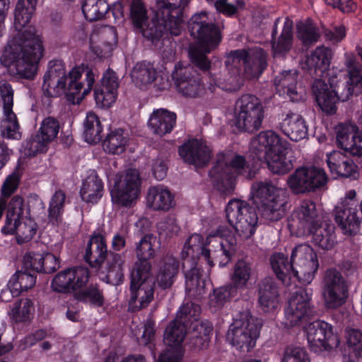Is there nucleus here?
Here are the masks:
<instances>
[{
    "mask_svg": "<svg viewBox=\"0 0 362 362\" xmlns=\"http://www.w3.org/2000/svg\"><path fill=\"white\" fill-rule=\"evenodd\" d=\"M60 129L59 121L53 117L45 118L36 134L27 141L30 153L45 152L47 145L57 136Z\"/></svg>",
    "mask_w": 362,
    "mask_h": 362,
    "instance_id": "5701e85b",
    "label": "nucleus"
},
{
    "mask_svg": "<svg viewBox=\"0 0 362 362\" xmlns=\"http://www.w3.org/2000/svg\"><path fill=\"white\" fill-rule=\"evenodd\" d=\"M103 183L95 173H91L82 182L80 195L86 203L95 204L103 196Z\"/></svg>",
    "mask_w": 362,
    "mask_h": 362,
    "instance_id": "4c0bfd02",
    "label": "nucleus"
},
{
    "mask_svg": "<svg viewBox=\"0 0 362 362\" xmlns=\"http://www.w3.org/2000/svg\"><path fill=\"white\" fill-rule=\"evenodd\" d=\"M287 202V195L278 194L276 199L262 203L260 211L262 218L269 221H279L286 214Z\"/></svg>",
    "mask_w": 362,
    "mask_h": 362,
    "instance_id": "58836bf2",
    "label": "nucleus"
},
{
    "mask_svg": "<svg viewBox=\"0 0 362 362\" xmlns=\"http://www.w3.org/2000/svg\"><path fill=\"white\" fill-rule=\"evenodd\" d=\"M288 151L282 150L273 153L264 158L262 160L267 163V167L272 173L277 175L286 174L293 168L291 159L286 157Z\"/></svg>",
    "mask_w": 362,
    "mask_h": 362,
    "instance_id": "49530a36",
    "label": "nucleus"
},
{
    "mask_svg": "<svg viewBox=\"0 0 362 362\" xmlns=\"http://www.w3.org/2000/svg\"><path fill=\"white\" fill-rule=\"evenodd\" d=\"M37 0H18L14 13L16 35L10 40L0 57L1 64L8 73L23 78H32L42 57L43 46L40 37L33 27L21 30L30 22Z\"/></svg>",
    "mask_w": 362,
    "mask_h": 362,
    "instance_id": "f03ea898",
    "label": "nucleus"
},
{
    "mask_svg": "<svg viewBox=\"0 0 362 362\" xmlns=\"http://www.w3.org/2000/svg\"><path fill=\"white\" fill-rule=\"evenodd\" d=\"M179 271V259L171 254L163 255L157 264L154 284L163 290L170 288L176 281Z\"/></svg>",
    "mask_w": 362,
    "mask_h": 362,
    "instance_id": "b1692460",
    "label": "nucleus"
},
{
    "mask_svg": "<svg viewBox=\"0 0 362 362\" xmlns=\"http://www.w3.org/2000/svg\"><path fill=\"white\" fill-rule=\"evenodd\" d=\"M293 282L297 280L303 285L313 281L319 268L317 255L313 248L307 244H300L292 250Z\"/></svg>",
    "mask_w": 362,
    "mask_h": 362,
    "instance_id": "9b49d317",
    "label": "nucleus"
},
{
    "mask_svg": "<svg viewBox=\"0 0 362 362\" xmlns=\"http://www.w3.org/2000/svg\"><path fill=\"white\" fill-rule=\"evenodd\" d=\"M124 257L120 254L110 252L107 260V274L105 279L107 283L118 286L124 279Z\"/></svg>",
    "mask_w": 362,
    "mask_h": 362,
    "instance_id": "ea45409f",
    "label": "nucleus"
},
{
    "mask_svg": "<svg viewBox=\"0 0 362 362\" xmlns=\"http://www.w3.org/2000/svg\"><path fill=\"white\" fill-rule=\"evenodd\" d=\"M176 115L165 109L154 110L148 124L153 134L163 136L172 132L176 124Z\"/></svg>",
    "mask_w": 362,
    "mask_h": 362,
    "instance_id": "f704fd0d",
    "label": "nucleus"
},
{
    "mask_svg": "<svg viewBox=\"0 0 362 362\" xmlns=\"http://www.w3.org/2000/svg\"><path fill=\"white\" fill-rule=\"evenodd\" d=\"M282 362H311L307 351L300 347L286 349Z\"/></svg>",
    "mask_w": 362,
    "mask_h": 362,
    "instance_id": "774afa93",
    "label": "nucleus"
},
{
    "mask_svg": "<svg viewBox=\"0 0 362 362\" xmlns=\"http://www.w3.org/2000/svg\"><path fill=\"white\" fill-rule=\"evenodd\" d=\"M316 102L321 110L329 115H334L337 111V103L339 100L346 101L353 95V88L349 87L339 93V86L337 90L328 87L325 80L315 79L312 86Z\"/></svg>",
    "mask_w": 362,
    "mask_h": 362,
    "instance_id": "a211bd4d",
    "label": "nucleus"
},
{
    "mask_svg": "<svg viewBox=\"0 0 362 362\" xmlns=\"http://www.w3.org/2000/svg\"><path fill=\"white\" fill-rule=\"evenodd\" d=\"M95 83L93 71L87 66H76L66 74L62 60L50 61L44 75L42 90L47 97L65 95L71 103L79 104Z\"/></svg>",
    "mask_w": 362,
    "mask_h": 362,
    "instance_id": "7ed1b4c3",
    "label": "nucleus"
},
{
    "mask_svg": "<svg viewBox=\"0 0 362 362\" xmlns=\"http://www.w3.org/2000/svg\"><path fill=\"white\" fill-rule=\"evenodd\" d=\"M109 254L105 238L94 232L86 248L85 261L93 268L100 267Z\"/></svg>",
    "mask_w": 362,
    "mask_h": 362,
    "instance_id": "c85d7f7f",
    "label": "nucleus"
},
{
    "mask_svg": "<svg viewBox=\"0 0 362 362\" xmlns=\"http://www.w3.org/2000/svg\"><path fill=\"white\" fill-rule=\"evenodd\" d=\"M357 206L358 203H340L335 208V221L345 234L354 235L359 229L361 221Z\"/></svg>",
    "mask_w": 362,
    "mask_h": 362,
    "instance_id": "cd10ccee",
    "label": "nucleus"
},
{
    "mask_svg": "<svg viewBox=\"0 0 362 362\" xmlns=\"http://www.w3.org/2000/svg\"><path fill=\"white\" fill-rule=\"evenodd\" d=\"M37 226L35 221L30 218L12 223H5L1 228L2 233L5 235L13 234L16 235L19 244L30 241L35 235Z\"/></svg>",
    "mask_w": 362,
    "mask_h": 362,
    "instance_id": "c9c22d12",
    "label": "nucleus"
},
{
    "mask_svg": "<svg viewBox=\"0 0 362 362\" xmlns=\"http://www.w3.org/2000/svg\"><path fill=\"white\" fill-rule=\"evenodd\" d=\"M279 296V288L273 278L265 277L258 284V302L263 311L274 310Z\"/></svg>",
    "mask_w": 362,
    "mask_h": 362,
    "instance_id": "473e14b6",
    "label": "nucleus"
},
{
    "mask_svg": "<svg viewBox=\"0 0 362 362\" xmlns=\"http://www.w3.org/2000/svg\"><path fill=\"white\" fill-rule=\"evenodd\" d=\"M326 161L330 173L336 177H351L357 173V166L353 160L341 151L327 154Z\"/></svg>",
    "mask_w": 362,
    "mask_h": 362,
    "instance_id": "c756f323",
    "label": "nucleus"
},
{
    "mask_svg": "<svg viewBox=\"0 0 362 362\" xmlns=\"http://www.w3.org/2000/svg\"><path fill=\"white\" fill-rule=\"evenodd\" d=\"M253 274L250 263L243 259H239L235 264L231 274V285L237 290L245 289Z\"/></svg>",
    "mask_w": 362,
    "mask_h": 362,
    "instance_id": "8fccbe9b",
    "label": "nucleus"
},
{
    "mask_svg": "<svg viewBox=\"0 0 362 362\" xmlns=\"http://www.w3.org/2000/svg\"><path fill=\"white\" fill-rule=\"evenodd\" d=\"M36 283V274L26 269L17 271L10 279L8 286L12 293L18 294L32 288Z\"/></svg>",
    "mask_w": 362,
    "mask_h": 362,
    "instance_id": "37998d69",
    "label": "nucleus"
},
{
    "mask_svg": "<svg viewBox=\"0 0 362 362\" xmlns=\"http://www.w3.org/2000/svg\"><path fill=\"white\" fill-rule=\"evenodd\" d=\"M129 10L130 20L134 28L138 30L148 21L147 9L142 0H132Z\"/></svg>",
    "mask_w": 362,
    "mask_h": 362,
    "instance_id": "052dcab7",
    "label": "nucleus"
},
{
    "mask_svg": "<svg viewBox=\"0 0 362 362\" xmlns=\"http://www.w3.org/2000/svg\"><path fill=\"white\" fill-rule=\"evenodd\" d=\"M190 35L197 41L198 47H190L189 56L192 65L175 64L172 78L179 93L185 98L198 97L204 87L194 66L204 74H210L211 62L206 55L221 42L218 27L209 20L207 13L194 14L188 22Z\"/></svg>",
    "mask_w": 362,
    "mask_h": 362,
    "instance_id": "f257e3e1",
    "label": "nucleus"
},
{
    "mask_svg": "<svg viewBox=\"0 0 362 362\" xmlns=\"http://www.w3.org/2000/svg\"><path fill=\"white\" fill-rule=\"evenodd\" d=\"M259 327L248 310L240 312L230 325L227 339L240 351H250L259 337Z\"/></svg>",
    "mask_w": 362,
    "mask_h": 362,
    "instance_id": "1a4fd4ad",
    "label": "nucleus"
},
{
    "mask_svg": "<svg viewBox=\"0 0 362 362\" xmlns=\"http://www.w3.org/2000/svg\"><path fill=\"white\" fill-rule=\"evenodd\" d=\"M280 18L275 20L272 32V54L274 59H285L293 45V21L285 19L280 34L278 33V24Z\"/></svg>",
    "mask_w": 362,
    "mask_h": 362,
    "instance_id": "4be33fe9",
    "label": "nucleus"
},
{
    "mask_svg": "<svg viewBox=\"0 0 362 362\" xmlns=\"http://www.w3.org/2000/svg\"><path fill=\"white\" fill-rule=\"evenodd\" d=\"M83 128V136L86 142L97 144L101 141L103 126L99 117L94 112L87 113Z\"/></svg>",
    "mask_w": 362,
    "mask_h": 362,
    "instance_id": "864d4df0",
    "label": "nucleus"
},
{
    "mask_svg": "<svg viewBox=\"0 0 362 362\" xmlns=\"http://www.w3.org/2000/svg\"><path fill=\"white\" fill-rule=\"evenodd\" d=\"M298 71L296 70L283 71L274 78L276 91L280 95H286L293 102H298L303 95L297 90Z\"/></svg>",
    "mask_w": 362,
    "mask_h": 362,
    "instance_id": "72a5a7b5",
    "label": "nucleus"
},
{
    "mask_svg": "<svg viewBox=\"0 0 362 362\" xmlns=\"http://www.w3.org/2000/svg\"><path fill=\"white\" fill-rule=\"evenodd\" d=\"M324 303L328 309L344 305L348 296V286L341 274L336 269H327L322 282Z\"/></svg>",
    "mask_w": 362,
    "mask_h": 362,
    "instance_id": "4468645a",
    "label": "nucleus"
},
{
    "mask_svg": "<svg viewBox=\"0 0 362 362\" xmlns=\"http://www.w3.org/2000/svg\"><path fill=\"white\" fill-rule=\"evenodd\" d=\"M254 196L259 199L261 204L276 199L279 195H287L286 191L275 186L270 180L259 181L252 185Z\"/></svg>",
    "mask_w": 362,
    "mask_h": 362,
    "instance_id": "5fc2aeb1",
    "label": "nucleus"
},
{
    "mask_svg": "<svg viewBox=\"0 0 362 362\" xmlns=\"http://www.w3.org/2000/svg\"><path fill=\"white\" fill-rule=\"evenodd\" d=\"M327 182L325 170L316 167L298 168L287 180L289 188L296 194L315 192L325 186Z\"/></svg>",
    "mask_w": 362,
    "mask_h": 362,
    "instance_id": "ddd939ff",
    "label": "nucleus"
},
{
    "mask_svg": "<svg viewBox=\"0 0 362 362\" xmlns=\"http://www.w3.org/2000/svg\"><path fill=\"white\" fill-rule=\"evenodd\" d=\"M141 177L136 169H128L117 175L112 189V200L121 206H131L140 192Z\"/></svg>",
    "mask_w": 362,
    "mask_h": 362,
    "instance_id": "f8f14e48",
    "label": "nucleus"
},
{
    "mask_svg": "<svg viewBox=\"0 0 362 362\" xmlns=\"http://www.w3.org/2000/svg\"><path fill=\"white\" fill-rule=\"evenodd\" d=\"M205 247V243H204L202 235L194 233L190 235L186 242L181 252L182 259L191 257L194 259L199 255H202L203 248Z\"/></svg>",
    "mask_w": 362,
    "mask_h": 362,
    "instance_id": "bf43d9fd",
    "label": "nucleus"
},
{
    "mask_svg": "<svg viewBox=\"0 0 362 362\" xmlns=\"http://www.w3.org/2000/svg\"><path fill=\"white\" fill-rule=\"evenodd\" d=\"M264 112L260 100L254 95L244 94L235 107V124L240 131L252 134L262 124Z\"/></svg>",
    "mask_w": 362,
    "mask_h": 362,
    "instance_id": "6e6552de",
    "label": "nucleus"
},
{
    "mask_svg": "<svg viewBox=\"0 0 362 362\" xmlns=\"http://www.w3.org/2000/svg\"><path fill=\"white\" fill-rule=\"evenodd\" d=\"M345 66L347 70L349 80L346 82L344 89L350 86L354 88L362 85V65L357 61L356 57L351 53L345 54Z\"/></svg>",
    "mask_w": 362,
    "mask_h": 362,
    "instance_id": "603ef678",
    "label": "nucleus"
},
{
    "mask_svg": "<svg viewBox=\"0 0 362 362\" xmlns=\"http://www.w3.org/2000/svg\"><path fill=\"white\" fill-rule=\"evenodd\" d=\"M305 332L309 346L315 352L332 349L339 345L338 335L334 333L332 326L323 320L310 322Z\"/></svg>",
    "mask_w": 362,
    "mask_h": 362,
    "instance_id": "dca6fc26",
    "label": "nucleus"
},
{
    "mask_svg": "<svg viewBox=\"0 0 362 362\" xmlns=\"http://www.w3.org/2000/svg\"><path fill=\"white\" fill-rule=\"evenodd\" d=\"M190 1L156 0L153 17L138 30L155 45L168 35H180L183 30L185 12Z\"/></svg>",
    "mask_w": 362,
    "mask_h": 362,
    "instance_id": "39448f33",
    "label": "nucleus"
},
{
    "mask_svg": "<svg viewBox=\"0 0 362 362\" xmlns=\"http://www.w3.org/2000/svg\"><path fill=\"white\" fill-rule=\"evenodd\" d=\"M14 90L5 80L0 81V105L3 112L13 111Z\"/></svg>",
    "mask_w": 362,
    "mask_h": 362,
    "instance_id": "338daca9",
    "label": "nucleus"
},
{
    "mask_svg": "<svg viewBox=\"0 0 362 362\" xmlns=\"http://www.w3.org/2000/svg\"><path fill=\"white\" fill-rule=\"evenodd\" d=\"M129 138L122 129L118 128L111 131L103 142L105 151L111 154L123 153L128 144Z\"/></svg>",
    "mask_w": 362,
    "mask_h": 362,
    "instance_id": "c03bdc74",
    "label": "nucleus"
},
{
    "mask_svg": "<svg viewBox=\"0 0 362 362\" xmlns=\"http://www.w3.org/2000/svg\"><path fill=\"white\" fill-rule=\"evenodd\" d=\"M105 0H84L82 11L86 20L95 21L103 18L109 11Z\"/></svg>",
    "mask_w": 362,
    "mask_h": 362,
    "instance_id": "4d7b16f0",
    "label": "nucleus"
},
{
    "mask_svg": "<svg viewBox=\"0 0 362 362\" xmlns=\"http://www.w3.org/2000/svg\"><path fill=\"white\" fill-rule=\"evenodd\" d=\"M212 331V326L209 322L197 323L194 327L189 328V344L195 349H203L208 346Z\"/></svg>",
    "mask_w": 362,
    "mask_h": 362,
    "instance_id": "a18cd8bd",
    "label": "nucleus"
},
{
    "mask_svg": "<svg viewBox=\"0 0 362 362\" xmlns=\"http://www.w3.org/2000/svg\"><path fill=\"white\" fill-rule=\"evenodd\" d=\"M189 327L183 323H180L174 320L165 329L163 341L168 346L181 347Z\"/></svg>",
    "mask_w": 362,
    "mask_h": 362,
    "instance_id": "3c124183",
    "label": "nucleus"
},
{
    "mask_svg": "<svg viewBox=\"0 0 362 362\" xmlns=\"http://www.w3.org/2000/svg\"><path fill=\"white\" fill-rule=\"evenodd\" d=\"M279 129L291 140L300 141L308 135V127L303 117L295 112H288L279 124Z\"/></svg>",
    "mask_w": 362,
    "mask_h": 362,
    "instance_id": "2f4dec72",
    "label": "nucleus"
},
{
    "mask_svg": "<svg viewBox=\"0 0 362 362\" xmlns=\"http://www.w3.org/2000/svg\"><path fill=\"white\" fill-rule=\"evenodd\" d=\"M66 194L62 190H57L53 194L49 206L48 218L53 224L57 223L64 211Z\"/></svg>",
    "mask_w": 362,
    "mask_h": 362,
    "instance_id": "69168bd1",
    "label": "nucleus"
},
{
    "mask_svg": "<svg viewBox=\"0 0 362 362\" xmlns=\"http://www.w3.org/2000/svg\"><path fill=\"white\" fill-rule=\"evenodd\" d=\"M34 310L35 308L32 300L22 298L13 303L8 315L16 323L27 322L30 321Z\"/></svg>",
    "mask_w": 362,
    "mask_h": 362,
    "instance_id": "09e8293b",
    "label": "nucleus"
},
{
    "mask_svg": "<svg viewBox=\"0 0 362 362\" xmlns=\"http://www.w3.org/2000/svg\"><path fill=\"white\" fill-rule=\"evenodd\" d=\"M77 299L83 302H88L96 307H101L104 303L103 291L100 290L97 284H90L78 293Z\"/></svg>",
    "mask_w": 362,
    "mask_h": 362,
    "instance_id": "0e129e2a",
    "label": "nucleus"
},
{
    "mask_svg": "<svg viewBox=\"0 0 362 362\" xmlns=\"http://www.w3.org/2000/svg\"><path fill=\"white\" fill-rule=\"evenodd\" d=\"M157 71L151 63L143 62L137 63L131 73L133 82L141 88L153 83L157 77Z\"/></svg>",
    "mask_w": 362,
    "mask_h": 362,
    "instance_id": "de8ad7c7",
    "label": "nucleus"
},
{
    "mask_svg": "<svg viewBox=\"0 0 362 362\" xmlns=\"http://www.w3.org/2000/svg\"><path fill=\"white\" fill-rule=\"evenodd\" d=\"M89 270L84 267H74L57 273L51 282V288L57 293H66L86 285Z\"/></svg>",
    "mask_w": 362,
    "mask_h": 362,
    "instance_id": "6ab92c4d",
    "label": "nucleus"
},
{
    "mask_svg": "<svg viewBox=\"0 0 362 362\" xmlns=\"http://www.w3.org/2000/svg\"><path fill=\"white\" fill-rule=\"evenodd\" d=\"M119 87L118 78L112 69H107L101 79V83L94 89V98L98 106L108 107L115 103Z\"/></svg>",
    "mask_w": 362,
    "mask_h": 362,
    "instance_id": "a878e982",
    "label": "nucleus"
},
{
    "mask_svg": "<svg viewBox=\"0 0 362 362\" xmlns=\"http://www.w3.org/2000/svg\"><path fill=\"white\" fill-rule=\"evenodd\" d=\"M226 216L228 223L241 238L247 240L255 234L258 216L255 209L247 202L230 200L226 207Z\"/></svg>",
    "mask_w": 362,
    "mask_h": 362,
    "instance_id": "0eeeda50",
    "label": "nucleus"
},
{
    "mask_svg": "<svg viewBox=\"0 0 362 362\" xmlns=\"http://www.w3.org/2000/svg\"><path fill=\"white\" fill-rule=\"evenodd\" d=\"M242 62L244 76L247 79L258 78L267 67V54L261 47L236 49L229 54L226 65L237 66Z\"/></svg>",
    "mask_w": 362,
    "mask_h": 362,
    "instance_id": "9d476101",
    "label": "nucleus"
},
{
    "mask_svg": "<svg viewBox=\"0 0 362 362\" xmlns=\"http://www.w3.org/2000/svg\"><path fill=\"white\" fill-rule=\"evenodd\" d=\"M335 227L323 218L310 227L305 236L312 235L313 243L323 250L332 249L336 243Z\"/></svg>",
    "mask_w": 362,
    "mask_h": 362,
    "instance_id": "7c9ffc66",
    "label": "nucleus"
},
{
    "mask_svg": "<svg viewBox=\"0 0 362 362\" xmlns=\"http://www.w3.org/2000/svg\"><path fill=\"white\" fill-rule=\"evenodd\" d=\"M312 295V289L300 288L291 296L284 310L286 327H295L305 320L311 312Z\"/></svg>",
    "mask_w": 362,
    "mask_h": 362,
    "instance_id": "f3484780",
    "label": "nucleus"
},
{
    "mask_svg": "<svg viewBox=\"0 0 362 362\" xmlns=\"http://www.w3.org/2000/svg\"><path fill=\"white\" fill-rule=\"evenodd\" d=\"M282 150H290V144L272 130L261 132L250 143V151L261 161L269 155Z\"/></svg>",
    "mask_w": 362,
    "mask_h": 362,
    "instance_id": "412c9836",
    "label": "nucleus"
},
{
    "mask_svg": "<svg viewBox=\"0 0 362 362\" xmlns=\"http://www.w3.org/2000/svg\"><path fill=\"white\" fill-rule=\"evenodd\" d=\"M147 201L155 210L168 211L174 204V197L171 192L160 185L149 189Z\"/></svg>",
    "mask_w": 362,
    "mask_h": 362,
    "instance_id": "a19ab883",
    "label": "nucleus"
},
{
    "mask_svg": "<svg viewBox=\"0 0 362 362\" xmlns=\"http://www.w3.org/2000/svg\"><path fill=\"white\" fill-rule=\"evenodd\" d=\"M235 239L232 236L229 238L208 236L202 256L211 267L214 264V262L218 263L221 267H226L235 253Z\"/></svg>",
    "mask_w": 362,
    "mask_h": 362,
    "instance_id": "2eb2a0df",
    "label": "nucleus"
},
{
    "mask_svg": "<svg viewBox=\"0 0 362 362\" xmlns=\"http://www.w3.org/2000/svg\"><path fill=\"white\" fill-rule=\"evenodd\" d=\"M200 307L192 302L183 304L177 313L176 322L186 325L189 329L194 327L197 323H204L199 321Z\"/></svg>",
    "mask_w": 362,
    "mask_h": 362,
    "instance_id": "6e6d98bb",
    "label": "nucleus"
},
{
    "mask_svg": "<svg viewBox=\"0 0 362 362\" xmlns=\"http://www.w3.org/2000/svg\"><path fill=\"white\" fill-rule=\"evenodd\" d=\"M270 264L275 275L286 286L293 282V264L288 256L282 252H276L271 255Z\"/></svg>",
    "mask_w": 362,
    "mask_h": 362,
    "instance_id": "e433bc0d",
    "label": "nucleus"
},
{
    "mask_svg": "<svg viewBox=\"0 0 362 362\" xmlns=\"http://www.w3.org/2000/svg\"><path fill=\"white\" fill-rule=\"evenodd\" d=\"M238 290L230 284L214 290L210 296L209 304L215 308H221L231 297L236 295Z\"/></svg>",
    "mask_w": 362,
    "mask_h": 362,
    "instance_id": "680f3d73",
    "label": "nucleus"
},
{
    "mask_svg": "<svg viewBox=\"0 0 362 362\" xmlns=\"http://www.w3.org/2000/svg\"><path fill=\"white\" fill-rule=\"evenodd\" d=\"M332 50L324 46L317 47L308 57L306 63L311 70L319 71L317 76H323L330 64Z\"/></svg>",
    "mask_w": 362,
    "mask_h": 362,
    "instance_id": "79ce46f5",
    "label": "nucleus"
},
{
    "mask_svg": "<svg viewBox=\"0 0 362 362\" xmlns=\"http://www.w3.org/2000/svg\"><path fill=\"white\" fill-rule=\"evenodd\" d=\"M297 30L298 37L304 46H310L315 43L320 37L317 28L310 21L298 25Z\"/></svg>",
    "mask_w": 362,
    "mask_h": 362,
    "instance_id": "e2e57ef3",
    "label": "nucleus"
},
{
    "mask_svg": "<svg viewBox=\"0 0 362 362\" xmlns=\"http://www.w3.org/2000/svg\"><path fill=\"white\" fill-rule=\"evenodd\" d=\"M322 218L315 202L310 199H304L292 213L288 226L296 230L298 236H304L310 231V227Z\"/></svg>",
    "mask_w": 362,
    "mask_h": 362,
    "instance_id": "aec40b11",
    "label": "nucleus"
},
{
    "mask_svg": "<svg viewBox=\"0 0 362 362\" xmlns=\"http://www.w3.org/2000/svg\"><path fill=\"white\" fill-rule=\"evenodd\" d=\"M179 154L185 162L201 168L211 159V151L204 142L194 139L180 146Z\"/></svg>",
    "mask_w": 362,
    "mask_h": 362,
    "instance_id": "393cba45",
    "label": "nucleus"
},
{
    "mask_svg": "<svg viewBox=\"0 0 362 362\" xmlns=\"http://www.w3.org/2000/svg\"><path fill=\"white\" fill-rule=\"evenodd\" d=\"M156 238L152 234L142 237L136 243L135 262L130 274V298L129 309L132 312L148 305L153 298L154 288L147 280L150 277L152 265L150 260L156 257L153 248Z\"/></svg>",
    "mask_w": 362,
    "mask_h": 362,
    "instance_id": "20e7f679",
    "label": "nucleus"
},
{
    "mask_svg": "<svg viewBox=\"0 0 362 362\" xmlns=\"http://www.w3.org/2000/svg\"><path fill=\"white\" fill-rule=\"evenodd\" d=\"M243 175L249 177L250 165L245 158L237 155L230 162L226 160L223 155H218L216 164L209 172L213 179L216 189L224 194H230L235 188V175Z\"/></svg>",
    "mask_w": 362,
    "mask_h": 362,
    "instance_id": "423d86ee",
    "label": "nucleus"
},
{
    "mask_svg": "<svg viewBox=\"0 0 362 362\" xmlns=\"http://www.w3.org/2000/svg\"><path fill=\"white\" fill-rule=\"evenodd\" d=\"M3 113L4 117L0 124L1 136L10 139H20L21 132L16 115L13 111L3 112Z\"/></svg>",
    "mask_w": 362,
    "mask_h": 362,
    "instance_id": "13d9d810",
    "label": "nucleus"
},
{
    "mask_svg": "<svg viewBox=\"0 0 362 362\" xmlns=\"http://www.w3.org/2000/svg\"><path fill=\"white\" fill-rule=\"evenodd\" d=\"M358 127L351 123L341 124L337 129V146L354 156H362V133L356 132Z\"/></svg>",
    "mask_w": 362,
    "mask_h": 362,
    "instance_id": "bb28decb",
    "label": "nucleus"
}]
</instances>
